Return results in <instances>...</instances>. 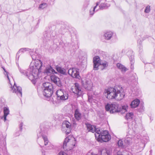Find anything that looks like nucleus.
<instances>
[{"label":"nucleus","mask_w":155,"mask_h":155,"mask_svg":"<svg viewBox=\"0 0 155 155\" xmlns=\"http://www.w3.org/2000/svg\"><path fill=\"white\" fill-rule=\"evenodd\" d=\"M42 64L41 61L37 59L35 61L34 64H31L29 68L26 70H21L19 68V70L21 74L27 77L34 84H35L37 79L41 72Z\"/></svg>","instance_id":"nucleus-1"},{"label":"nucleus","mask_w":155,"mask_h":155,"mask_svg":"<svg viewBox=\"0 0 155 155\" xmlns=\"http://www.w3.org/2000/svg\"><path fill=\"white\" fill-rule=\"evenodd\" d=\"M104 96L108 99H115L120 100L124 97L125 94L121 86L109 87L105 89L104 92Z\"/></svg>","instance_id":"nucleus-2"},{"label":"nucleus","mask_w":155,"mask_h":155,"mask_svg":"<svg viewBox=\"0 0 155 155\" xmlns=\"http://www.w3.org/2000/svg\"><path fill=\"white\" fill-rule=\"evenodd\" d=\"M43 87L42 88V93L43 95L46 97H50L53 91V87L52 84L49 82H46L43 84Z\"/></svg>","instance_id":"nucleus-3"},{"label":"nucleus","mask_w":155,"mask_h":155,"mask_svg":"<svg viewBox=\"0 0 155 155\" xmlns=\"http://www.w3.org/2000/svg\"><path fill=\"white\" fill-rule=\"evenodd\" d=\"M119 109L118 105L117 104H107L105 106L106 111H109L110 113L118 112Z\"/></svg>","instance_id":"nucleus-4"},{"label":"nucleus","mask_w":155,"mask_h":155,"mask_svg":"<svg viewBox=\"0 0 155 155\" xmlns=\"http://www.w3.org/2000/svg\"><path fill=\"white\" fill-rule=\"evenodd\" d=\"M110 139V135L109 134L108 131L105 130L102 132L99 139H97V140L101 142L102 141L107 142L109 141Z\"/></svg>","instance_id":"nucleus-5"},{"label":"nucleus","mask_w":155,"mask_h":155,"mask_svg":"<svg viewBox=\"0 0 155 155\" xmlns=\"http://www.w3.org/2000/svg\"><path fill=\"white\" fill-rule=\"evenodd\" d=\"M79 70L77 68H70L68 71V73L72 78L80 79L81 77L79 75Z\"/></svg>","instance_id":"nucleus-6"},{"label":"nucleus","mask_w":155,"mask_h":155,"mask_svg":"<svg viewBox=\"0 0 155 155\" xmlns=\"http://www.w3.org/2000/svg\"><path fill=\"white\" fill-rule=\"evenodd\" d=\"M71 124L69 122L67 121H64L63 124L62 130L64 131L66 134H69L71 130Z\"/></svg>","instance_id":"nucleus-7"},{"label":"nucleus","mask_w":155,"mask_h":155,"mask_svg":"<svg viewBox=\"0 0 155 155\" xmlns=\"http://www.w3.org/2000/svg\"><path fill=\"white\" fill-rule=\"evenodd\" d=\"M11 90L13 93H15L19 97H21L22 95L21 88L20 86H17L14 83V84L13 87L11 84Z\"/></svg>","instance_id":"nucleus-8"},{"label":"nucleus","mask_w":155,"mask_h":155,"mask_svg":"<svg viewBox=\"0 0 155 155\" xmlns=\"http://www.w3.org/2000/svg\"><path fill=\"white\" fill-rule=\"evenodd\" d=\"M71 90L73 93L78 96H80L82 94V91L79 84L78 83H75L74 87L71 88Z\"/></svg>","instance_id":"nucleus-9"},{"label":"nucleus","mask_w":155,"mask_h":155,"mask_svg":"<svg viewBox=\"0 0 155 155\" xmlns=\"http://www.w3.org/2000/svg\"><path fill=\"white\" fill-rule=\"evenodd\" d=\"M5 138V136H4L2 134H0V148H1L2 150H6Z\"/></svg>","instance_id":"nucleus-10"},{"label":"nucleus","mask_w":155,"mask_h":155,"mask_svg":"<svg viewBox=\"0 0 155 155\" xmlns=\"http://www.w3.org/2000/svg\"><path fill=\"white\" fill-rule=\"evenodd\" d=\"M50 78L51 81L58 87H61V83L60 79L54 74H52L50 76Z\"/></svg>","instance_id":"nucleus-11"},{"label":"nucleus","mask_w":155,"mask_h":155,"mask_svg":"<svg viewBox=\"0 0 155 155\" xmlns=\"http://www.w3.org/2000/svg\"><path fill=\"white\" fill-rule=\"evenodd\" d=\"M101 61L100 58L98 56H95L93 58L94 68V70H98V67L100 65V64Z\"/></svg>","instance_id":"nucleus-12"},{"label":"nucleus","mask_w":155,"mask_h":155,"mask_svg":"<svg viewBox=\"0 0 155 155\" xmlns=\"http://www.w3.org/2000/svg\"><path fill=\"white\" fill-rule=\"evenodd\" d=\"M43 73L45 75H50V76L52 74H54V73H57L51 66L46 67Z\"/></svg>","instance_id":"nucleus-13"},{"label":"nucleus","mask_w":155,"mask_h":155,"mask_svg":"<svg viewBox=\"0 0 155 155\" xmlns=\"http://www.w3.org/2000/svg\"><path fill=\"white\" fill-rule=\"evenodd\" d=\"M83 86L86 89L91 90L92 89L93 84L91 81L86 80L85 82L83 84Z\"/></svg>","instance_id":"nucleus-14"},{"label":"nucleus","mask_w":155,"mask_h":155,"mask_svg":"<svg viewBox=\"0 0 155 155\" xmlns=\"http://www.w3.org/2000/svg\"><path fill=\"white\" fill-rule=\"evenodd\" d=\"M74 117L77 121H79L82 117V114L80 110L78 108L75 109L74 113Z\"/></svg>","instance_id":"nucleus-15"},{"label":"nucleus","mask_w":155,"mask_h":155,"mask_svg":"<svg viewBox=\"0 0 155 155\" xmlns=\"http://www.w3.org/2000/svg\"><path fill=\"white\" fill-rule=\"evenodd\" d=\"M98 153L101 155H110V151L104 148H101L98 150Z\"/></svg>","instance_id":"nucleus-16"},{"label":"nucleus","mask_w":155,"mask_h":155,"mask_svg":"<svg viewBox=\"0 0 155 155\" xmlns=\"http://www.w3.org/2000/svg\"><path fill=\"white\" fill-rule=\"evenodd\" d=\"M101 0H100L99 2H97L96 3V5L94 7L91 8L90 10V13L91 15H93L94 14L95 12H97L100 9H99V7L98 8H97L99 4L101 2Z\"/></svg>","instance_id":"nucleus-17"},{"label":"nucleus","mask_w":155,"mask_h":155,"mask_svg":"<svg viewBox=\"0 0 155 155\" xmlns=\"http://www.w3.org/2000/svg\"><path fill=\"white\" fill-rule=\"evenodd\" d=\"M113 34V32L110 31L104 33V38L107 40H110Z\"/></svg>","instance_id":"nucleus-18"},{"label":"nucleus","mask_w":155,"mask_h":155,"mask_svg":"<svg viewBox=\"0 0 155 155\" xmlns=\"http://www.w3.org/2000/svg\"><path fill=\"white\" fill-rule=\"evenodd\" d=\"M140 100L138 99H136L132 101L130 104L131 107L132 108H134L137 107L139 104Z\"/></svg>","instance_id":"nucleus-19"},{"label":"nucleus","mask_w":155,"mask_h":155,"mask_svg":"<svg viewBox=\"0 0 155 155\" xmlns=\"http://www.w3.org/2000/svg\"><path fill=\"white\" fill-rule=\"evenodd\" d=\"M38 136L39 137L41 136L42 137L44 141L45 145L46 146L48 144V140L47 137L46 136L44 135L42 132H40L39 134H38Z\"/></svg>","instance_id":"nucleus-20"},{"label":"nucleus","mask_w":155,"mask_h":155,"mask_svg":"<svg viewBox=\"0 0 155 155\" xmlns=\"http://www.w3.org/2000/svg\"><path fill=\"white\" fill-rule=\"evenodd\" d=\"M103 131L102 130L99 129V128H96V130L95 132L96 133L95 134V137L97 140L98 139H99L101 135V133H102Z\"/></svg>","instance_id":"nucleus-21"},{"label":"nucleus","mask_w":155,"mask_h":155,"mask_svg":"<svg viewBox=\"0 0 155 155\" xmlns=\"http://www.w3.org/2000/svg\"><path fill=\"white\" fill-rule=\"evenodd\" d=\"M4 115L2 116L3 117V120L5 121L6 120V117L9 114V111L8 108L4 107Z\"/></svg>","instance_id":"nucleus-22"},{"label":"nucleus","mask_w":155,"mask_h":155,"mask_svg":"<svg viewBox=\"0 0 155 155\" xmlns=\"http://www.w3.org/2000/svg\"><path fill=\"white\" fill-rule=\"evenodd\" d=\"M87 127L89 131H91L92 133H94L95 131L96 127L94 126L87 124Z\"/></svg>","instance_id":"nucleus-23"},{"label":"nucleus","mask_w":155,"mask_h":155,"mask_svg":"<svg viewBox=\"0 0 155 155\" xmlns=\"http://www.w3.org/2000/svg\"><path fill=\"white\" fill-rule=\"evenodd\" d=\"M117 66L122 72H125L127 70L124 65L120 63L117 64Z\"/></svg>","instance_id":"nucleus-24"},{"label":"nucleus","mask_w":155,"mask_h":155,"mask_svg":"<svg viewBox=\"0 0 155 155\" xmlns=\"http://www.w3.org/2000/svg\"><path fill=\"white\" fill-rule=\"evenodd\" d=\"M64 91L62 89L58 90L56 92V94L57 95V99L58 100H59V97H61L64 95Z\"/></svg>","instance_id":"nucleus-25"},{"label":"nucleus","mask_w":155,"mask_h":155,"mask_svg":"<svg viewBox=\"0 0 155 155\" xmlns=\"http://www.w3.org/2000/svg\"><path fill=\"white\" fill-rule=\"evenodd\" d=\"M56 69L58 72L63 74H65V69L60 67H56Z\"/></svg>","instance_id":"nucleus-26"},{"label":"nucleus","mask_w":155,"mask_h":155,"mask_svg":"<svg viewBox=\"0 0 155 155\" xmlns=\"http://www.w3.org/2000/svg\"><path fill=\"white\" fill-rule=\"evenodd\" d=\"M128 127L129 128L132 129L133 130L137 127V126L135 122H133L130 124L128 125Z\"/></svg>","instance_id":"nucleus-27"},{"label":"nucleus","mask_w":155,"mask_h":155,"mask_svg":"<svg viewBox=\"0 0 155 155\" xmlns=\"http://www.w3.org/2000/svg\"><path fill=\"white\" fill-rule=\"evenodd\" d=\"M61 97H59L58 100H61L62 101H65L68 99V95L67 93L65 91H64V95Z\"/></svg>","instance_id":"nucleus-28"},{"label":"nucleus","mask_w":155,"mask_h":155,"mask_svg":"<svg viewBox=\"0 0 155 155\" xmlns=\"http://www.w3.org/2000/svg\"><path fill=\"white\" fill-rule=\"evenodd\" d=\"M108 6H109L107 5L106 3H101L99 7V9H106L107 8Z\"/></svg>","instance_id":"nucleus-29"},{"label":"nucleus","mask_w":155,"mask_h":155,"mask_svg":"<svg viewBox=\"0 0 155 155\" xmlns=\"http://www.w3.org/2000/svg\"><path fill=\"white\" fill-rule=\"evenodd\" d=\"M132 140L131 137H127L124 140V142L126 144L129 145L131 143Z\"/></svg>","instance_id":"nucleus-30"},{"label":"nucleus","mask_w":155,"mask_h":155,"mask_svg":"<svg viewBox=\"0 0 155 155\" xmlns=\"http://www.w3.org/2000/svg\"><path fill=\"white\" fill-rule=\"evenodd\" d=\"M71 140L67 138H66L63 143V147L64 149H66L65 147L67 146V144L68 145L70 142Z\"/></svg>","instance_id":"nucleus-31"},{"label":"nucleus","mask_w":155,"mask_h":155,"mask_svg":"<svg viewBox=\"0 0 155 155\" xmlns=\"http://www.w3.org/2000/svg\"><path fill=\"white\" fill-rule=\"evenodd\" d=\"M30 55L33 60L36 61L38 59V55L37 53L35 52H32L30 54Z\"/></svg>","instance_id":"nucleus-32"},{"label":"nucleus","mask_w":155,"mask_h":155,"mask_svg":"<svg viewBox=\"0 0 155 155\" xmlns=\"http://www.w3.org/2000/svg\"><path fill=\"white\" fill-rule=\"evenodd\" d=\"M48 6L47 4L46 3H43L41 4L39 7L38 8L40 9H43L46 7H47Z\"/></svg>","instance_id":"nucleus-33"},{"label":"nucleus","mask_w":155,"mask_h":155,"mask_svg":"<svg viewBox=\"0 0 155 155\" xmlns=\"http://www.w3.org/2000/svg\"><path fill=\"white\" fill-rule=\"evenodd\" d=\"M133 116V113H130L126 114L125 117L128 120L132 119Z\"/></svg>","instance_id":"nucleus-34"},{"label":"nucleus","mask_w":155,"mask_h":155,"mask_svg":"<svg viewBox=\"0 0 155 155\" xmlns=\"http://www.w3.org/2000/svg\"><path fill=\"white\" fill-rule=\"evenodd\" d=\"M44 38L47 40H49L51 38V35L50 34L45 32L44 34Z\"/></svg>","instance_id":"nucleus-35"},{"label":"nucleus","mask_w":155,"mask_h":155,"mask_svg":"<svg viewBox=\"0 0 155 155\" xmlns=\"http://www.w3.org/2000/svg\"><path fill=\"white\" fill-rule=\"evenodd\" d=\"M145 143H141L140 144V148L137 147V149L138 150V148L139 150H143V149L144 147H145Z\"/></svg>","instance_id":"nucleus-36"},{"label":"nucleus","mask_w":155,"mask_h":155,"mask_svg":"<svg viewBox=\"0 0 155 155\" xmlns=\"http://www.w3.org/2000/svg\"><path fill=\"white\" fill-rule=\"evenodd\" d=\"M100 65H102L104 68H105L108 66V64L107 62L106 61H101L100 64Z\"/></svg>","instance_id":"nucleus-37"},{"label":"nucleus","mask_w":155,"mask_h":155,"mask_svg":"<svg viewBox=\"0 0 155 155\" xmlns=\"http://www.w3.org/2000/svg\"><path fill=\"white\" fill-rule=\"evenodd\" d=\"M27 48H22L20 49L19 51L17 53L16 55V57H17L18 55L20 53V52H23L25 51H26L27 50Z\"/></svg>","instance_id":"nucleus-38"},{"label":"nucleus","mask_w":155,"mask_h":155,"mask_svg":"<svg viewBox=\"0 0 155 155\" xmlns=\"http://www.w3.org/2000/svg\"><path fill=\"white\" fill-rule=\"evenodd\" d=\"M117 144L119 147H121V148L124 147V145L123 144V141L121 140H120L118 141Z\"/></svg>","instance_id":"nucleus-39"},{"label":"nucleus","mask_w":155,"mask_h":155,"mask_svg":"<svg viewBox=\"0 0 155 155\" xmlns=\"http://www.w3.org/2000/svg\"><path fill=\"white\" fill-rule=\"evenodd\" d=\"M150 11V6L149 5L147 6L145 9L144 12L145 13H148Z\"/></svg>","instance_id":"nucleus-40"},{"label":"nucleus","mask_w":155,"mask_h":155,"mask_svg":"<svg viewBox=\"0 0 155 155\" xmlns=\"http://www.w3.org/2000/svg\"><path fill=\"white\" fill-rule=\"evenodd\" d=\"M3 69L5 71V72H4V74L5 76L6 75L7 77V78L8 79V80L9 81V82L10 83V80H9V77H8V72H7V71H6V70H5V68H3Z\"/></svg>","instance_id":"nucleus-41"},{"label":"nucleus","mask_w":155,"mask_h":155,"mask_svg":"<svg viewBox=\"0 0 155 155\" xmlns=\"http://www.w3.org/2000/svg\"><path fill=\"white\" fill-rule=\"evenodd\" d=\"M127 106H123L122 107L120 108V109L122 110L124 112L127 111Z\"/></svg>","instance_id":"nucleus-42"},{"label":"nucleus","mask_w":155,"mask_h":155,"mask_svg":"<svg viewBox=\"0 0 155 155\" xmlns=\"http://www.w3.org/2000/svg\"><path fill=\"white\" fill-rule=\"evenodd\" d=\"M58 155H68V154L64 152L61 151L59 153Z\"/></svg>","instance_id":"nucleus-43"},{"label":"nucleus","mask_w":155,"mask_h":155,"mask_svg":"<svg viewBox=\"0 0 155 155\" xmlns=\"http://www.w3.org/2000/svg\"><path fill=\"white\" fill-rule=\"evenodd\" d=\"M89 0H87L86 1L85 4H86V6H87V5L89 4Z\"/></svg>","instance_id":"nucleus-44"},{"label":"nucleus","mask_w":155,"mask_h":155,"mask_svg":"<svg viewBox=\"0 0 155 155\" xmlns=\"http://www.w3.org/2000/svg\"><path fill=\"white\" fill-rule=\"evenodd\" d=\"M119 112L121 113L122 114H124L125 112H124L123 110H122L120 108L119 109L118 112Z\"/></svg>","instance_id":"nucleus-45"},{"label":"nucleus","mask_w":155,"mask_h":155,"mask_svg":"<svg viewBox=\"0 0 155 155\" xmlns=\"http://www.w3.org/2000/svg\"><path fill=\"white\" fill-rule=\"evenodd\" d=\"M23 126V124L22 123H21L20 125V126H19V128H20V130H21L22 129V127Z\"/></svg>","instance_id":"nucleus-46"},{"label":"nucleus","mask_w":155,"mask_h":155,"mask_svg":"<svg viewBox=\"0 0 155 155\" xmlns=\"http://www.w3.org/2000/svg\"><path fill=\"white\" fill-rule=\"evenodd\" d=\"M144 110H143V107H142L140 109H139V111L140 112H142Z\"/></svg>","instance_id":"nucleus-47"},{"label":"nucleus","mask_w":155,"mask_h":155,"mask_svg":"<svg viewBox=\"0 0 155 155\" xmlns=\"http://www.w3.org/2000/svg\"><path fill=\"white\" fill-rule=\"evenodd\" d=\"M130 62H131V68H132V64H133L134 63V60L133 59H132L131 60H130Z\"/></svg>","instance_id":"nucleus-48"},{"label":"nucleus","mask_w":155,"mask_h":155,"mask_svg":"<svg viewBox=\"0 0 155 155\" xmlns=\"http://www.w3.org/2000/svg\"><path fill=\"white\" fill-rule=\"evenodd\" d=\"M145 139H146V140H144V142H147V141H148V137H146V138H145Z\"/></svg>","instance_id":"nucleus-49"},{"label":"nucleus","mask_w":155,"mask_h":155,"mask_svg":"<svg viewBox=\"0 0 155 155\" xmlns=\"http://www.w3.org/2000/svg\"><path fill=\"white\" fill-rule=\"evenodd\" d=\"M73 124H74L75 125H76V124L75 123V122L74 121H73Z\"/></svg>","instance_id":"nucleus-50"},{"label":"nucleus","mask_w":155,"mask_h":155,"mask_svg":"<svg viewBox=\"0 0 155 155\" xmlns=\"http://www.w3.org/2000/svg\"><path fill=\"white\" fill-rule=\"evenodd\" d=\"M117 155H123L122 154H119V152L117 153Z\"/></svg>","instance_id":"nucleus-51"},{"label":"nucleus","mask_w":155,"mask_h":155,"mask_svg":"<svg viewBox=\"0 0 155 155\" xmlns=\"http://www.w3.org/2000/svg\"><path fill=\"white\" fill-rule=\"evenodd\" d=\"M42 153L44 155H45V153L43 152V151L42 152Z\"/></svg>","instance_id":"nucleus-52"},{"label":"nucleus","mask_w":155,"mask_h":155,"mask_svg":"<svg viewBox=\"0 0 155 155\" xmlns=\"http://www.w3.org/2000/svg\"><path fill=\"white\" fill-rule=\"evenodd\" d=\"M88 100L90 102H91V100L89 98L88 99Z\"/></svg>","instance_id":"nucleus-53"},{"label":"nucleus","mask_w":155,"mask_h":155,"mask_svg":"<svg viewBox=\"0 0 155 155\" xmlns=\"http://www.w3.org/2000/svg\"><path fill=\"white\" fill-rule=\"evenodd\" d=\"M150 152H152V150H150Z\"/></svg>","instance_id":"nucleus-54"},{"label":"nucleus","mask_w":155,"mask_h":155,"mask_svg":"<svg viewBox=\"0 0 155 155\" xmlns=\"http://www.w3.org/2000/svg\"><path fill=\"white\" fill-rule=\"evenodd\" d=\"M41 146V148H42V146Z\"/></svg>","instance_id":"nucleus-55"},{"label":"nucleus","mask_w":155,"mask_h":155,"mask_svg":"<svg viewBox=\"0 0 155 155\" xmlns=\"http://www.w3.org/2000/svg\"><path fill=\"white\" fill-rule=\"evenodd\" d=\"M143 140H146V139H143Z\"/></svg>","instance_id":"nucleus-56"},{"label":"nucleus","mask_w":155,"mask_h":155,"mask_svg":"<svg viewBox=\"0 0 155 155\" xmlns=\"http://www.w3.org/2000/svg\"><path fill=\"white\" fill-rule=\"evenodd\" d=\"M105 1H107V0H105Z\"/></svg>","instance_id":"nucleus-57"},{"label":"nucleus","mask_w":155,"mask_h":155,"mask_svg":"<svg viewBox=\"0 0 155 155\" xmlns=\"http://www.w3.org/2000/svg\"><path fill=\"white\" fill-rule=\"evenodd\" d=\"M97 155V154H95V155Z\"/></svg>","instance_id":"nucleus-58"}]
</instances>
